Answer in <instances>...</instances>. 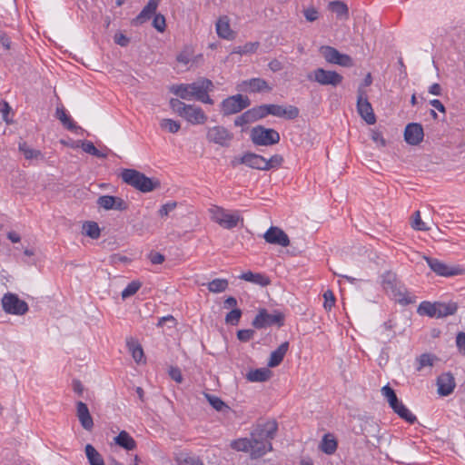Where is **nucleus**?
<instances>
[{"label": "nucleus", "instance_id": "obj_1", "mask_svg": "<svg viewBox=\"0 0 465 465\" xmlns=\"http://www.w3.org/2000/svg\"><path fill=\"white\" fill-rule=\"evenodd\" d=\"M278 430L276 420H272L264 423L257 424L250 434L252 449L251 459H258L272 450V440L274 439Z\"/></svg>", "mask_w": 465, "mask_h": 465}, {"label": "nucleus", "instance_id": "obj_2", "mask_svg": "<svg viewBox=\"0 0 465 465\" xmlns=\"http://www.w3.org/2000/svg\"><path fill=\"white\" fill-rule=\"evenodd\" d=\"M121 178L125 183L142 193H150L161 186L158 179L149 178L134 169H124L121 173Z\"/></svg>", "mask_w": 465, "mask_h": 465}, {"label": "nucleus", "instance_id": "obj_3", "mask_svg": "<svg viewBox=\"0 0 465 465\" xmlns=\"http://www.w3.org/2000/svg\"><path fill=\"white\" fill-rule=\"evenodd\" d=\"M209 212L212 221L227 230L235 228L240 221L243 222L237 212L230 213L223 207L213 206Z\"/></svg>", "mask_w": 465, "mask_h": 465}, {"label": "nucleus", "instance_id": "obj_4", "mask_svg": "<svg viewBox=\"0 0 465 465\" xmlns=\"http://www.w3.org/2000/svg\"><path fill=\"white\" fill-rule=\"evenodd\" d=\"M251 139L256 145L269 146L280 142V134L274 129L257 125L251 131Z\"/></svg>", "mask_w": 465, "mask_h": 465}, {"label": "nucleus", "instance_id": "obj_5", "mask_svg": "<svg viewBox=\"0 0 465 465\" xmlns=\"http://www.w3.org/2000/svg\"><path fill=\"white\" fill-rule=\"evenodd\" d=\"M207 78L202 77L192 84H181L171 86L170 91L183 100H191L197 98L199 94L202 93V87L205 85Z\"/></svg>", "mask_w": 465, "mask_h": 465}, {"label": "nucleus", "instance_id": "obj_6", "mask_svg": "<svg viewBox=\"0 0 465 465\" xmlns=\"http://www.w3.org/2000/svg\"><path fill=\"white\" fill-rule=\"evenodd\" d=\"M283 322L284 315L282 312L269 313L266 309H260L252 324L256 329H263L272 325L282 326Z\"/></svg>", "mask_w": 465, "mask_h": 465}, {"label": "nucleus", "instance_id": "obj_7", "mask_svg": "<svg viewBox=\"0 0 465 465\" xmlns=\"http://www.w3.org/2000/svg\"><path fill=\"white\" fill-rule=\"evenodd\" d=\"M206 139L209 143L229 147L233 139V134L223 125H215L207 128Z\"/></svg>", "mask_w": 465, "mask_h": 465}, {"label": "nucleus", "instance_id": "obj_8", "mask_svg": "<svg viewBox=\"0 0 465 465\" xmlns=\"http://www.w3.org/2000/svg\"><path fill=\"white\" fill-rule=\"evenodd\" d=\"M319 52L326 62L333 64H339L344 67L353 66L352 58L345 54H341L336 48L330 45H322Z\"/></svg>", "mask_w": 465, "mask_h": 465}, {"label": "nucleus", "instance_id": "obj_9", "mask_svg": "<svg viewBox=\"0 0 465 465\" xmlns=\"http://www.w3.org/2000/svg\"><path fill=\"white\" fill-rule=\"evenodd\" d=\"M3 310L9 314L24 315L28 312L27 303L15 293H5L2 300Z\"/></svg>", "mask_w": 465, "mask_h": 465}, {"label": "nucleus", "instance_id": "obj_10", "mask_svg": "<svg viewBox=\"0 0 465 465\" xmlns=\"http://www.w3.org/2000/svg\"><path fill=\"white\" fill-rule=\"evenodd\" d=\"M365 437V442L371 444L373 447H378L381 442L380 426L372 419H363L361 420L360 431H356Z\"/></svg>", "mask_w": 465, "mask_h": 465}, {"label": "nucleus", "instance_id": "obj_11", "mask_svg": "<svg viewBox=\"0 0 465 465\" xmlns=\"http://www.w3.org/2000/svg\"><path fill=\"white\" fill-rule=\"evenodd\" d=\"M308 80L317 82L322 85L337 86L340 84L343 77L335 71H329L323 68H317L307 75Z\"/></svg>", "mask_w": 465, "mask_h": 465}, {"label": "nucleus", "instance_id": "obj_12", "mask_svg": "<svg viewBox=\"0 0 465 465\" xmlns=\"http://www.w3.org/2000/svg\"><path fill=\"white\" fill-rule=\"evenodd\" d=\"M250 104L251 101L247 96L236 94L224 99L222 102L221 108L223 115H230L241 112Z\"/></svg>", "mask_w": 465, "mask_h": 465}, {"label": "nucleus", "instance_id": "obj_13", "mask_svg": "<svg viewBox=\"0 0 465 465\" xmlns=\"http://www.w3.org/2000/svg\"><path fill=\"white\" fill-rule=\"evenodd\" d=\"M357 110L359 114L365 120L368 124H373L376 117L373 113L371 103L368 101L365 89L359 86L357 91Z\"/></svg>", "mask_w": 465, "mask_h": 465}, {"label": "nucleus", "instance_id": "obj_14", "mask_svg": "<svg viewBox=\"0 0 465 465\" xmlns=\"http://www.w3.org/2000/svg\"><path fill=\"white\" fill-rule=\"evenodd\" d=\"M429 267L438 275L444 277H450L456 275H461L464 273V269L460 266L450 267L446 263L440 262L438 259L430 258L425 256Z\"/></svg>", "mask_w": 465, "mask_h": 465}, {"label": "nucleus", "instance_id": "obj_15", "mask_svg": "<svg viewBox=\"0 0 465 465\" xmlns=\"http://www.w3.org/2000/svg\"><path fill=\"white\" fill-rule=\"evenodd\" d=\"M266 242L282 247L290 245L289 236L279 227L271 226L263 234Z\"/></svg>", "mask_w": 465, "mask_h": 465}, {"label": "nucleus", "instance_id": "obj_16", "mask_svg": "<svg viewBox=\"0 0 465 465\" xmlns=\"http://www.w3.org/2000/svg\"><path fill=\"white\" fill-rule=\"evenodd\" d=\"M238 163L245 164L251 168L262 171H265V168L267 167L265 164V158L252 153H246L241 158L232 161V166H236Z\"/></svg>", "mask_w": 465, "mask_h": 465}, {"label": "nucleus", "instance_id": "obj_17", "mask_svg": "<svg viewBox=\"0 0 465 465\" xmlns=\"http://www.w3.org/2000/svg\"><path fill=\"white\" fill-rule=\"evenodd\" d=\"M97 204L99 207L104 208L106 211L117 210L125 211L128 209V203L120 197L112 195H103L97 199Z\"/></svg>", "mask_w": 465, "mask_h": 465}, {"label": "nucleus", "instance_id": "obj_18", "mask_svg": "<svg viewBox=\"0 0 465 465\" xmlns=\"http://www.w3.org/2000/svg\"><path fill=\"white\" fill-rule=\"evenodd\" d=\"M424 132L422 125L417 123L407 124L404 131V139L411 145H418L423 140Z\"/></svg>", "mask_w": 465, "mask_h": 465}, {"label": "nucleus", "instance_id": "obj_19", "mask_svg": "<svg viewBox=\"0 0 465 465\" xmlns=\"http://www.w3.org/2000/svg\"><path fill=\"white\" fill-rule=\"evenodd\" d=\"M268 109L269 114L289 120L297 118L300 113L299 109L293 105L284 107L279 104H268Z\"/></svg>", "mask_w": 465, "mask_h": 465}, {"label": "nucleus", "instance_id": "obj_20", "mask_svg": "<svg viewBox=\"0 0 465 465\" xmlns=\"http://www.w3.org/2000/svg\"><path fill=\"white\" fill-rule=\"evenodd\" d=\"M192 124H203L207 121V115L201 107L189 104L182 116Z\"/></svg>", "mask_w": 465, "mask_h": 465}, {"label": "nucleus", "instance_id": "obj_21", "mask_svg": "<svg viewBox=\"0 0 465 465\" xmlns=\"http://www.w3.org/2000/svg\"><path fill=\"white\" fill-rule=\"evenodd\" d=\"M437 385L440 395H450L456 386L453 375L450 372L442 373L437 379Z\"/></svg>", "mask_w": 465, "mask_h": 465}, {"label": "nucleus", "instance_id": "obj_22", "mask_svg": "<svg viewBox=\"0 0 465 465\" xmlns=\"http://www.w3.org/2000/svg\"><path fill=\"white\" fill-rule=\"evenodd\" d=\"M242 90L249 93L271 92L272 87L262 78H252L242 83Z\"/></svg>", "mask_w": 465, "mask_h": 465}, {"label": "nucleus", "instance_id": "obj_23", "mask_svg": "<svg viewBox=\"0 0 465 465\" xmlns=\"http://www.w3.org/2000/svg\"><path fill=\"white\" fill-rule=\"evenodd\" d=\"M76 416L82 425L86 430H91L94 427L93 418L90 414L87 405L83 401L76 402Z\"/></svg>", "mask_w": 465, "mask_h": 465}, {"label": "nucleus", "instance_id": "obj_24", "mask_svg": "<svg viewBox=\"0 0 465 465\" xmlns=\"http://www.w3.org/2000/svg\"><path fill=\"white\" fill-rule=\"evenodd\" d=\"M158 6V0H149L140 14L132 21L133 25H140L147 22L155 13Z\"/></svg>", "mask_w": 465, "mask_h": 465}, {"label": "nucleus", "instance_id": "obj_25", "mask_svg": "<svg viewBox=\"0 0 465 465\" xmlns=\"http://www.w3.org/2000/svg\"><path fill=\"white\" fill-rule=\"evenodd\" d=\"M394 323L392 320H389L385 322L378 330V340L383 343L387 344L395 338L396 332L394 331Z\"/></svg>", "mask_w": 465, "mask_h": 465}, {"label": "nucleus", "instance_id": "obj_26", "mask_svg": "<svg viewBox=\"0 0 465 465\" xmlns=\"http://www.w3.org/2000/svg\"><path fill=\"white\" fill-rule=\"evenodd\" d=\"M391 292L394 300L401 305H408L416 302L415 297L411 296L406 288L401 285L394 286Z\"/></svg>", "mask_w": 465, "mask_h": 465}, {"label": "nucleus", "instance_id": "obj_27", "mask_svg": "<svg viewBox=\"0 0 465 465\" xmlns=\"http://www.w3.org/2000/svg\"><path fill=\"white\" fill-rule=\"evenodd\" d=\"M289 350V342H282L275 351H272L271 356L268 361V367L274 368L281 364L285 354Z\"/></svg>", "mask_w": 465, "mask_h": 465}, {"label": "nucleus", "instance_id": "obj_28", "mask_svg": "<svg viewBox=\"0 0 465 465\" xmlns=\"http://www.w3.org/2000/svg\"><path fill=\"white\" fill-rule=\"evenodd\" d=\"M216 32L217 35L223 39H232L234 37V33L230 27V24L228 18L221 17L216 23Z\"/></svg>", "mask_w": 465, "mask_h": 465}, {"label": "nucleus", "instance_id": "obj_29", "mask_svg": "<svg viewBox=\"0 0 465 465\" xmlns=\"http://www.w3.org/2000/svg\"><path fill=\"white\" fill-rule=\"evenodd\" d=\"M272 376V371L268 368H260L250 371L246 379L252 382H263L268 381Z\"/></svg>", "mask_w": 465, "mask_h": 465}, {"label": "nucleus", "instance_id": "obj_30", "mask_svg": "<svg viewBox=\"0 0 465 465\" xmlns=\"http://www.w3.org/2000/svg\"><path fill=\"white\" fill-rule=\"evenodd\" d=\"M338 443L335 437L331 433H327L322 437L319 448L325 454L331 455L336 451Z\"/></svg>", "mask_w": 465, "mask_h": 465}, {"label": "nucleus", "instance_id": "obj_31", "mask_svg": "<svg viewBox=\"0 0 465 465\" xmlns=\"http://www.w3.org/2000/svg\"><path fill=\"white\" fill-rule=\"evenodd\" d=\"M114 442L126 450H133L136 448L134 438L125 430H122L115 438Z\"/></svg>", "mask_w": 465, "mask_h": 465}, {"label": "nucleus", "instance_id": "obj_32", "mask_svg": "<svg viewBox=\"0 0 465 465\" xmlns=\"http://www.w3.org/2000/svg\"><path fill=\"white\" fill-rule=\"evenodd\" d=\"M126 345L135 362L141 363L143 361L144 353L139 342L131 337L126 340Z\"/></svg>", "mask_w": 465, "mask_h": 465}, {"label": "nucleus", "instance_id": "obj_33", "mask_svg": "<svg viewBox=\"0 0 465 465\" xmlns=\"http://www.w3.org/2000/svg\"><path fill=\"white\" fill-rule=\"evenodd\" d=\"M240 279L244 280L246 282H250L252 283L259 284L261 286H267L271 283L270 279L262 273H254L252 272H243L240 277Z\"/></svg>", "mask_w": 465, "mask_h": 465}, {"label": "nucleus", "instance_id": "obj_34", "mask_svg": "<svg viewBox=\"0 0 465 465\" xmlns=\"http://www.w3.org/2000/svg\"><path fill=\"white\" fill-rule=\"evenodd\" d=\"M329 8L340 19L347 20L349 18V9L347 5L342 1H333L329 5Z\"/></svg>", "mask_w": 465, "mask_h": 465}, {"label": "nucleus", "instance_id": "obj_35", "mask_svg": "<svg viewBox=\"0 0 465 465\" xmlns=\"http://www.w3.org/2000/svg\"><path fill=\"white\" fill-rule=\"evenodd\" d=\"M84 451L90 465H105L102 455L93 445L87 444Z\"/></svg>", "mask_w": 465, "mask_h": 465}, {"label": "nucleus", "instance_id": "obj_36", "mask_svg": "<svg viewBox=\"0 0 465 465\" xmlns=\"http://www.w3.org/2000/svg\"><path fill=\"white\" fill-rule=\"evenodd\" d=\"M18 149L26 160H37L44 158L41 151L31 148L25 142H20Z\"/></svg>", "mask_w": 465, "mask_h": 465}, {"label": "nucleus", "instance_id": "obj_37", "mask_svg": "<svg viewBox=\"0 0 465 465\" xmlns=\"http://www.w3.org/2000/svg\"><path fill=\"white\" fill-rule=\"evenodd\" d=\"M392 410L399 415L400 418L406 420L410 424H413L417 420L416 416L412 414L401 401H399L398 404H396L395 409Z\"/></svg>", "mask_w": 465, "mask_h": 465}, {"label": "nucleus", "instance_id": "obj_38", "mask_svg": "<svg viewBox=\"0 0 465 465\" xmlns=\"http://www.w3.org/2000/svg\"><path fill=\"white\" fill-rule=\"evenodd\" d=\"M457 310L458 304L454 302H438V318L453 315Z\"/></svg>", "mask_w": 465, "mask_h": 465}, {"label": "nucleus", "instance_id": "obj_39", "mask_svg": "<svg viewBox=\"0 0 465 465\" xmlns=\"http://www.w3.org/2000/svg\"><path fill=\"white\" fill-rule=\"evenodd\" d=\"M418 313L438 318V302H422L418 307Z\"/></svg>", "mask_w": 465, "mask_h": 465}, {"label": "nucleus", "instance_id": "obj_40", "mask_svg": "<svg viewBox=\"0 0 465 465\" xmlns=\"http://www.w3.org/2000/svg\"><path fill=\"white\" fill-rule=\"evenodd\" d=\"M175 460L178 465H204L198 457L183 452L179 453L176 456Z\"/></svg>", "mask_w": 465, "mask_h": 465}, {"label": "nucleus", "instance_id": "obj_41", "mask_svg": "<svg viewBox=\"0 0 465 465\" xmlns=\"http://www.w3.org/2000/svg\"><path fill=\"white\" fill-rule=\"evenodd\" d=\"M437 357L430 353H423L416 359L418 371H420L425 367H432Z\"/></svg>", "mask_w": 465, "mask_h": 465}, {"label": "nucleus", "instance_id": "obj_42", "mask_svg": "<svg viewBox=\"0 0 465 465\" xmlns=\"http://www.w3.org/2000/svg\"><path fill=\"white\" fill-rule=\"evenodd\" d=\"M205 85L202 87V93L199 94L198 97L196 98L197 101H200L203 104H213V100L210 97L208 94L209 92L213 91V84L211 80L208 79V81H205Z\"/></svg>", "mask_w": 465, "mask_h": 465}, {"label": "nucleus", "instance_id": "obj_43", "mask_svg": "<svg viewBox=\"0 0 465 465\" xmlns=\"http://www.w3.org/2000/svg\"><path fill=\"white\" fill-rule=\"evenodd\" d=\"M229 282L226 279H214L207 284L208 290L213 293H219L228 288Z\"/></svg>", "mask_w": 465, "mask_h": 465}, {"label": "nucleus", "instance_id": "obj_44", "mask_svg": "<svg viewBox=\"0 0 465 465\" xmlns=\"http://www.w3.org/2000/svg\"><path fill=\"white\" fill-rule=\"evenodd\" d=\"M231 447L237 451L250 453L251 449H252L250 438H241V439L232 440L231 443Z\"/></svg>", "mask_w": 465, "mask_h": 465}, {"label": "nucleus", "instance_id": "obj_45", "mask_svg": "<svg viewBox=\"0 0 465 465\" xmlns=\"http://www.w3.org/2000/svg\"><path fill=\"white\" fill-rule=\"evenodd\" d=\"M56 116L68 130L73 131L76 129V125L74 124L70 116L66 114L65 110L63 107H58L56 109Z\"/></svg>", "mask_w": 465, "mask_h": 465}, {"label": "nucleus", "instance_id": "obj_46", "mask_svg": "<svg viewBox=\"0 0 465 465\" xmlns=\"http://www.w3.org/2000/svg\"><path fill=\"white\" fill-rule=\"evenodd\" d=\"M382 395L387 399L389 405L391 409H395L396 404L400 401L393 389L389 385H385L381 388Z\"/></svg>", "mask_w": 465, "mask_h": 465}, {"label": "nucleus", "instance_id": "obj_47", "mask_svg": "<svg viewBox=\"0 0 465 465\" xmlns=\"http://www.w3.org/2000/svg\"><path fill=\"white\" fill-rule=\"evenodd\" d=\"M83 229L87 236L92 239H98L100 237V228L95 222H86L83 225Z\"/></svg>", "mask_w": 465, "mask_h": 465}, {"label": "nucleus", "instance_id": "obj_48", "mask_svg": "<svg viewBox=\"0 0 465 465\" xmlns=\"http://www.w3.org/2000/svg\"><path fill=\"white\" fill-rule=\"evenodd\" d=\"M204 397L211 404V406L218 411H222L224 409H229V407L224 403V401L215 395L204 393Z\"/></svg>", "mask_w": 465, "mask_h": 465}, {"label": "nucleus", "instance_id": "obj_49", "mask_svg": "<svg viewBox=\"0 0 465 465\" xmlns=\"http://www.w3.org/2000/svg\"><path fill=\"white\" fill-rule=\"evenodd\" d=\"M160 126L162 129L166 130L171 134L177 133L181 128L180 123L173 119H163L160 123Z\"/></svg>", "mask_w": 465, "mask_h": 465}, {"label": "nucleus", "instance_id": "obj_50", "mask_svg": "<svg viewBox=\"0 0 465 465\" xmlns=\"http://www.w3.org/2000/svg\"><path fill=\"white\" fill-rule=\"evenodd\" d=\"M382 284L385 290H392L394 286L398 285L396 275L391 272H387L382 275Z\"/></svg>", "mask_w": 465, "mask_h": 465}, {"label": "nucleus", "instance_id": "obj_51", "mask_svg": "<svg viewBox=\"0 0 465 465\" xmlns=\"http://www.w3.org/2000/svg\"><path fill=\"white\" fill-rule=\"evenodd\" d=\"M142 283L138 281L131 282L126 288L122 292V298L126 299L135 294L141 288Z\"/></svg>", "mask_w": 465, "mask_h": 465}, {"label": "nucleus", "instance_id": "obj_52", "mask_svg": "<svg viewBox=\"0 0 465 465\" xmlns=\"http://www.w3.org/2000/svg\"><path fill=\"white\" fill-rule=\"evenodd\" d=\"M252 114V113L250 110L245 111L243 114L235 118L234 124L236 126H243L255 122Z\"/></svg>", "mask_w": 465, "mask_h": 465}, {"label": "nucleus", "instance_id": "obj_53", "mask_svg": "<svg viewBox=\"0 0 465 465\" xmlns=\"http://www.w3.org/2000/svg\"><path fill=\"white\" fill-rule=\"evenodd\" d=\"M411 227L417 231H429L430 230V227H428L426 225V223L424 222H422V220L420 218V211H416L413 213L412 221H411Z\"/></svg>", "mask_w": 465, "mask_h": 465}, {"label": "nucleus", "instance_id": "obj_54", "mask_svg": "<svg viewBox=\"0 0 465 465\" xmlns=\"http://www.w3.org/2000/svg\"><path fill=\"white\" fill-rule=\"evenodd\" d=\"M242 316V311L234 308L225 316V322L232 325H237Z\"/></svg>", "mask_w": 465, "mask_h": 465}, {"label": "nucleus", "instance_id": "obj_55", "mask_svg": "<svg viewBox=\"0 0 465 465\" xmlns=\"http://www.w3.org/2000/svg\"><path fill=\"white\" fill-rule=\"evenodd\" d=\"M189 104H184L183 102L180 101L179 99H176V98H172L170 100V106L171 108L175 112L177 113L180 116H183L187 106Z\"/></svg>", "mask_w": 465, "mask_h": 465}, {"label": "nucleus", "instance_id": "obj_56", "mask_svg": "<svg viewBox=\"0 0 465 465\" xmlns=\"http://www.w3.org/2000/svg\"><path fill=\"white\" fill-rule=\"evenodd\" d=\"M258 47H259V43L258 42L246 43L244 45L237 47L234 50V53L240 54H252V53L256 52Z\"/></svg>", "mask_w": 465, "mask_h": 465}, {"label": "nucleus", "instance_id": "obj_57", "mask_svg": "<svg viewBox=\"0 0 465 465\" xmlns=\"http://www.w3.org/2000/svg\"><path fill=\"white\" fill-rule=\"evenodd\" d=\"M268 110V104H262L250 109V111L252 113V114L254 118V121L267 116L269 114Z\"/></svg>", "mask_w": 465, "mask_h": 465}, {"label": "nucleus", "instance_id": "obj_58", "mask_svg": "<svg viewBox=\"0 0 465 465\" xmlns=\"http://www.w3.org/2000/svg\"><path fill=\"white\" fill-rule=\"evenodd\" d=\"M283 158L280 154H274L270 159H265L266 168L265 171L281 166Z\"/></svg>", "mask_w": 465, "mask_h": 465}, {"label": "nucleus", "instance_id": "obj_59", "mask_svg": "<svg viewBox=\"0 0 465 465\" xmlns=\"http://www.w3.org/2000/svg\"><path fill=\"white\" fill-rule=\"evenodd\" d=\"M153 26L159 32L163 33L165 30L166 23L165 17L163 15H155L153 20Z\"/></svg>", "mask_w": 465, "mask_h": 465}, {"label": "nucleus", "instance_id": "obj_60", "mask_svg": "<svg viewBox=\"0 0 465 465\" xmlns=\"http://www.w3.org/2000/svg\"><path fill=\"white\" fill-rule=\"evenodd\" d=\"M324 303L323 307L325 310L330 311L335 303V297L331 291L328 290L323 293Z\"/></svg>", "mask_w": 465, "mask_h": 465}, {"label": "nucleus", "instance_id": "obj_61", "mask_svg": "<svg viewBox=\"0 0 465 465\" xmlns=\"http://www.w3.org/2000/svg\"><path fill=\"white\" fill-rule=\"evenodd\" d=\"M255 331L251 329L240 330L237 331V338L242 341L247 342L253 338Z\"/></svg>", "mask_w": 465, "mask_h": 465}, {"label": "nucleus", "instance_id": "obj_62", "mask_svg": "<svg viewBox=\"0 0 465 465\" xmlns=\"http://www.w3.org/2000/svg\"><path fill=\"white\" fill-rule=\"evenodd\" d=\"M177 206L176 202H168L163 204L159 210V215L163 217L167 216L170 212L173 211Z\"/></svg>", "mask_w": 465, "mask_h": 465}, {"label": "nucleus", "instance_id": "obj_63", "mask_svg": "<svg viewBox=\"0 0 465 465\" xmlns=\"http://www.w3.org/2000/svg\"><path fill=\"white\" fill-rule=\"evenodd\" d=\"M169 375L177 383H182L183 381L182 371L178 367H170Z\"/></svg>", "mask_w": 465, "mask_h": 465}, {"label": "nucleus", "instance_id": "obj_64", "mask_svg": "<svg viewBox=\"0 0 465 465\" xmlns=\"http://www.w3.org/2000/svg\"><path fill=\"white\" fill-rule=\"evenodd\" d=\"M456 345L460 352L465 356V332L460 331L456 336Z\"/></svg>", "mask_w": 465, "mask_h": 465}]
</instances>
